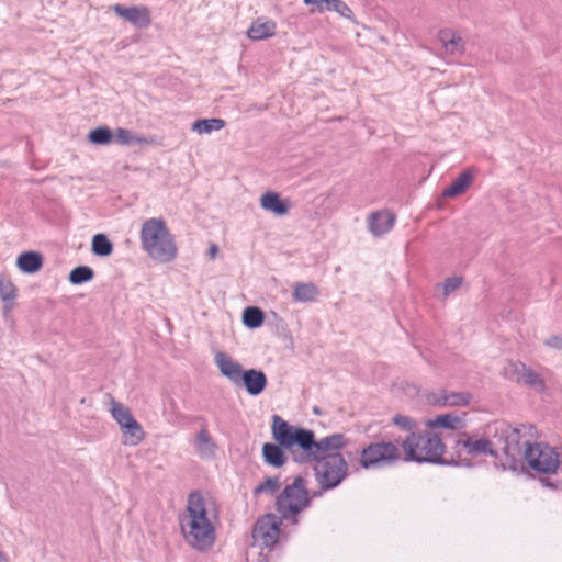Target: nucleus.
Masks as SVG:
<instances>
[{
	"instance_id": "nucleus-1",
	"label": "nucleus",
	"mask_w": 562,
	"mask_h": 562,
	"mask_svg": "<svg viewBox=\"0 0 562 562\" xmlns=\"http://www.w3.org/2000/svg\"><path fill=\"white\" fill-rule=\"evenodd\" d=\"M218 514L215 502L201 493H191L180 529L184 542L198 552L210 551L216 541Z\"/></svg>"
},
{
	"instance_id": "nucleus-2",
	"label": "nucleus",
	"mask_w": 562,
	"mask_h": 562,
	"mask_svg": "<svg viewBox=\"0 0 562 562\" xmlns=\"http://www.w3.org/2000/svg\"><path fill=\"white\" fill-rule=\"evenodd\" d=\"M520 430L504 423H493L487 426L484 438L470 437L459 440L457 447L460 452L470 456L490 454L497 457L498 452L515 460L521 452Z\"/></svg>"
},
{
	"instance_id": "nucleus-3",
	"label": "nucleus",
	"mask_w": 562,
	"mask_h": 562,
	"mask_svg": "<svg viewBox=\"0 0 562 562\" xmlns=\"http://www.w3.org/2000/svg\"><path fill=\"white\" fill-rule=\"evenodd\" d=\"M142 249L158 263L172 262L178 256V246L162 217H150L143 222L139 231Z\"/></svg>"
},
{
	"instance_id": "nucleus-4",
	"label": "nucleus",
	"mask_w": 562,
	"mask_h": 562,
	"mask_svg": "<svg viewBox=\"0 0 562 562\" xmlns=\"http://www.w3.org/2000/svg\"><path fill=\"white\" fill-rule=\"evenodd\" d=\"M272 437L283 448L291 449L297 446L301 449L300 457L323 452L328 448H335L340 438L338 437H324L315 440L314 432L308 429L289 425L280 416L272 417Z\"/></svg>"
},
{
	"instance_id": "nucleus-5",
	"label": "nucleus",
	"mask_w": 562,
	"mask_h": 562,
	"mask_svg": "<svg viewBox=\"0 0 562 562\" xmlns=\"http://www.w3.org/2000/svg\"><path fill=\"white\" fill-rule=\"evenodd\" d=\"M329 437L340 438L339 445L335 448H328L323 452L314 454H307L306 457L294 456L296 461L311 462L315 461V476L318 484L324 490H330L338 486L341 481L346 477L348 471V464L345 458L339 453V450L346 447L347 439L341 434H333Z\"/></svg>"
},
{
	"instance_id": "nucleus-6",
	"label": "nucleus",
	"mask_w": 562,
	"mask_h": 562,
	"mask_svg": "<svg viewBox=\"0 0 562 562\" xmlns=\"http://www.w3.org/2000/svg\"><path fill=\"white\" fill-rule=\"evenodd\" d=\"M403 461L440 463L445 446L438 435L412 432L402 442Z\"/></svg>"
},
{
	"instance_id": "nucleus-7",
	"label": "nucleus",
	"mask_w": 562,
	"mask_h": 562,
	"mask_svg": "<svg viewBox=\"0 0 562 562\" xmlns=\"http://www.w3.org/2000/svg\"><path fill=\"white\" fill-rule=\"evenodd\" d=\"M312 498L305 480L296 476L276 498V508L283 519L296 524L299 515L311 506Z\"/></svg>"
},
{
	"instance_id": "nucleus-8",
	"label": "nucleus",
	"mask_w": 562,
	"mask_h": 562,
	"mask_svg": "<svg viewBox=\"0 0 562 562\" xmlns=\"http://www.w3.org/2000/svg\"><path fill=\"white\" fill-rule=\"evenodd\" d=\"M403 460V452L395 441H375L366 446L361 452L359 462L366 469H381L391 467Z\"/></svg>"
},
{
	"instance_id": "nucleus-9",
	"label": "nucleus",
	"mask_w": 562,
	"mask_h": 562,
	"mask_svg": "<svg viewBox=\"0 0 562 562\" xmlns=\"http://www.w3.org/2000/svg\"><path fill=\"white\" fill-rule=\"evenodd\" d=\"M110 413L122 430L124 445L136 446L143 441L145 432L127 406L112 398Z\"/></svg>"
},
{
	"instance_id": "nucleus-10",
	"label": "nucleus",
	"mask_w": 562,
	"mask_h": 562,
	"mask_svg": "<svg viewBox=\"0 0 562 562\" xmlns=\"http://www.w3.org/2000/svg\"><path fill=\"white\" fill-rule=\"evenodd\" d=\"M524 456L530 468L542 473H554L559 467L558 452L546 443L527 445Z\"/></svg>"
},
{
	"instance_id": "nucleus-11",
	"label": "nucleus",
	"mask_w": 562,
	"mask_h": 562,
	"mask_svg": "<svg viewBox=\"0 0 562 562\" xmlns=\"http://www.w3.org/2000/svg\"><path fill=\"white\" fill-rule=\"evenodd\" d=\"M280 519L274 514L265 515L254 526V540L262 547H273L280 535Z\"/></svg>"
},
{
	"instance_id": "nucleus-12",
	"label": "nucleus",
	"mask_w": 562,
	"mask_h": 562,
	"mask_svg": "<svg viewBox=\"0 0 562 562\" xmlns=\"http://www.w3.org/2000/svg\"><path fill=\"white\" fill-rule=\"evenodd\" d=\"M214 363L224 378L236 385L240 384L241 374L244 372L243 366L232 356L225 351L218 350L214 355Z\"/></svg>"
},
{
	"instance_id": "nucleus-13",
	"label": "nucleus",
	"mask_w": 562,
	"mask_h": 562,
	"mask_svg": "<svg viewBox=\"0 0 562 562\" xmlns=\"http://www.w3.org/2000/svg\"><path fill=\"white\" fill-rule=\"evenodd\" d=\"M428 402L435 406L464 407L472 402V395L465 392H449L440 390L428 396Z\"/></svg>"
},
{
	"instance_id": "nucleus-14",
	"label": "nucleus",
	"mask_w": 562,
	"mask_h": 562,
	"mask_svg": "<svg viewBox=\"0 0 562 562\" xmlns=\"http://www.w3.org/2000/svg\"><path fill=\"white\" fill-rule=\"evenodd\" d=\"M112 9L120 18H123L138 29H145L151 22L150 12L146 7H124L115 4Z\"/></svg>"
},
{
	"instance_id": "nucleus-15",
	"label": "nucleus",
	"mask_w": 562,
	"mask_h": 562,
	"mask_svg": "<svg viewBox=\"0 0 562 562\" xmlns=\"http://www.w3.org/2000/svg\"><path fill=\"white\" fill-rule=\"evenodd\" d=\"M396 216L390 211H378L373 212L368 216V229L369 232L375 236L380 237L386 233H389L394 224Z\"/></svg>"
},
{
	"instance_id": "nucleus-16",
	"label": "nucleus",
	"mask_w": 562,
	"mask_h": 562,
	"mask_svg": "<svg viewBox=\"0 0 562 562\" xmlns=\"http://www.w3.org/2000/svg\"><path fill=\"white\" fill-rule=\"evenodd\" d=\"M477 169L474 167L463 170L454 181L442 191V198L452 199L463 194L472 184Z\"/></svg>"
},
{
	"instance_id": "nucleus-17",
	"label": "nucleus",
	"mask_w": 562,
	"mask_h": 562,
	"mask_svg": "<svg viewBox=\"0 0 562 562\" xmlns=\"http://www.w3.org/2000/svg\"><path fill=\"white\" fill-rule=\"evenodd\" d=\"M260 207L277 216H284L291 209V202L288 199H282L279 193L268 191L260 196Z\"/></svg>"
},
{
	"instance_id": "nucleus-18",
	"label": "nucleus",
	"mask_w": 562,
	"mask_h": 562,
	"mask_svg": "<svg viewBox=\"0 0 562 562\" xmlns=\"http://www.w3.org/2000/svg\"><path fill=\"white\" fill-rule=\"evenodd\" d=\"M241 383L249 395L258 396L267 387L268 380L261 370L248 369L241 374L240 384Z\"/></svg>"
},
{
	"instance_id": "nucleus-19",
	"label": "nucleus",
	"mask_w": 562,
	"mask_h": 562,
	"mask_svg": "<svg viewBox=\"0 0 562 562\" xmlns=\"http://www.w3.org/2000/svg\"><path fill=\"white\" fill-rule=\"evenodd\" d=\"M195 453L205 460H212L216 456L217 445L206 427H202L193 440Z\"/></svg>"
},
{
	"instance_id": "nucleus-20",
	"label": "nucleus",
	"mask_w": 562,
	"mask_h": 562,
	"mask_svg": "<svg viewBox=\"0 0 562 562\" xmlns=\"http://www.w3.org/2000/svg\"><path fill=\"white\" fill-rule=\"evenodd\" d=\"M277 24L274 21L258 18L255 20L247 31V36L254 41H262L272 37L276 34Z\"/></svg>"
},
{
	"instance_id": "nucleus-21",
	"label": "nucleus",
	"mask_w": 562,
	"mask_h": 562,
	"mask_svg": "<svg viewBox=\"0 0 562 562\" xmlns=\"http://www.w3.org/2000/svg\"><path fill=\"white\" fill-rule=\"evenodd\" d=\"M445 52L450 55H460L464 52V40L453 30L445 29L438 34Z\"/></svg>"
},
{
	"instance_id": "nucleus-22",
	"label": "nucleus",
	"mask_w": 562,
	"mask_h": 562,
	"mask_svg": "<svg viewBox=\"0 0 562 562\" xmlns=\"http://www.w3.org/2000/svg\"><path fill=\"white\" fill-rule=\"evenodd\" d=\"M113 142L117 143L119 145L123 146H133V145H149L154 143V139L151 137H146L136 133H133L130 130L126 128H117L113 133Z\"/></svg>"
},
{
	"instance_id": "nucleus-23",
	"label": "nucleus",
	"mask_w": 562,
	"mask_h": 562,
	"mask_svg": "<svg viewBox=\"0 0 562 562\" xmlns=\"http://www.w3.org/2000/svg\"><path fill=\"white\" fill-rule=\"evenodd\" d=\"M319 295L318 288L313 282H297L293 286V300L301 303L314 302Z\"/></svg>"
},
{
	"instance_id": "nucleus-24",
	"label": "nucleus",
	"mask_w": 562,
	"mask_h": 562,
	"mask_svg": "<svg viewBox=\"0 0 562 562\" xmlns=\"http://www.w3.org/2000/svg\"><path fill=\"white\" fill-rule=\"evenodd\" d=\"M18 268L24 273H35L43 266V258L38 252L26 251L16 259Z\"/></svg>"
},
{
	"instance_id": "nucleus-25",
	"label": "nucleus",
	"mask_w": 562,
	"mask_h": 562,
	"mask_svg": "<svg viewBox=\"0 0 562 562\" xmlns=\"http://www.w3.org/2000/svg\"><path fill=\"white\" fill-rule=\"evenodd\" d=\"M426 427L430 429L443 428L454 430L462 425V419L456 414H442L425 422Z\"/></svg>"
},
{
	"instance_id": "nucleus-26",
	"label": "nucleus",
	"mask_w": 562,
	"mask_h": 562,
	"mask_svg": "<svg viewBox=\"0 0 562 562\" xmlns=\"http://www.w3.org/2000/svg\"><path fill=\"white\" fill-rule=\"evenodd\" d=\"M282 448L283 447L279 443H265L262 447V457L265 462L274 468L282 467L286 461V457L282 451Z\"/></svg>"
},
{
	"instance_id": "nucleus-27",
	"label": "nucleus",
	"mask_w": 562,
	"mask_h": 562,
	"mask_svg": "<svg viewBox=\"0 0 562 562\" xmlns=\"http://www.w3.org/2000/svg\"><path fill=\"white\" fill-rule=\"evenodd\" d=\"M226 125L225 121L217 117L202 119L193 122L191 130L200 135L221 131Z\"/></svg>"
},
{
	"instance_id": "nucleus-28",
	"label": "nucleus",
	"mask_w": 562,
	"mask_h": 562,
	"mask_svg": "<svg viewBox=\"0 0 562 562\" xmlns=\"http://www.w3.org/2000/svg\"><path fill=\"white\" fill-rule=\"evenodd\" d=\"M0 297L4 303L5 312H10L16 297V289L12 281L0 277Z\"/></svg>"
},
{
	"instance_id": "nucleus-29",
	"label": "nucleus",
	"mask_w": 562,
	"mask_h": 562,
	"mask_svg": "<svg viewBox=\"0 0 562 562\" xmlns=\"http://www.w3.org/2000/svg\"><path fill=\"white\" fill-rule=\"evenodd\" d=\"M91 249L95 256L108 257L113 252V244L104 234H97L92 238Z\"/></svg>"
},
{
	"instance_id": "nucleus-30",
	"label": "nucleus",
	"mask_w": 562,
	"mask_h": 562,
	"mask_svg": "<svg viewBox=\"0 0 562 562\" xmlns=\"http://www.w3.org/2000/svg\"><path fill=\"white\" fill-rule=\"evenodd\" d=\"M525 366L520 361L508 360L503 366L502 375L509 381L519 383Z\"/></svg>"
},
{
	"instance_id": "nucleus-31",
	"label": "nucleus",
	"mask_w": 562,
	"mask_h": 562,
	"mask_svg": "<svg viewBox=\"0 0 562 562\" xmlns=\"http://www.w3.org/2000/svg\"><path fill=\"white\" fill-rule=\"evenodd\" d=\"M88 140L94 145H109L113 142V133L106 126H99L89 132Z\"/></svg>"
},
{
	"instance_id": "nucleus-32",
	"label": "nucleus",
	"mask_w": 562,
	"mask_h": 562,
	"mask_svg": "<svg viewBox=\"0 0 562 562\" xmlns=\"http://www.w3.org/2000/svg\"><path fill=\"white\" fill-rule=\"evenodd\" d=\"M519 383L526 384L538 391H542L544 389V382L541 376L527 366H525V370L522 371L521 380Z\"/></svg>"
},
{
	"instance_id": "nucleus-33",
	"label": "nucleus",
	"mask_w": 562,
	"mask_h": 562,
	"mask_svg": "<svg viewBox=\"0 0 562 562\" xmlns=\"http://www.w3.org/2000/svg\"><path fill=\"white\" fill-rule=\"evenodd\" d=\"M94 272L88 266H79L71 270L69 281L72 284H81L93 279Z\"/></svg>"
},
{
	"instance_id": "nucleus-34",
	"label": "nucleus",
	"mask_w": 562,
	"mask_h": 562,
	"mask_svg": "<svg viewBox=\"0 0 562 562\" xmlns=\"http://www.w3.org/2000/svg\"><path fill=\"white\" fill-rule=\"evenodd\" d=\"M243 321L249 328L259 327L263 322V313L257 307H247L244 311Z\"/></svg>"
},
{
	"instance_id": "nucleus-35",
	"label": "nucleus",
	"mask_w": 562,
	"mask_h": 562,
	"mask_svg": "<svg viewBox=\"0 0 562 562\" xmlns=\"http://www.w3.org/2000/svg\"><path fill=\"white\" fill-rule=\"evenodd\" d=\"M279 486L280 480L278 476L267 477L255 488V494H273L278 491Z\"/></svg>"
},
{
	"instance_id": "nucleus-36",
	"label": "nucleus",
	"mask_w": 562,
	"mask_h": 562,
	"mask_svg": "<svg viewBox=\"0 0 562 562\" xmlns=\"http://www.w3.org/2000/svg\"><path fill=\"white\" fill-rule=\"evenodd\" d=\"M330 12H336L340 16L355 21V15L350 7L342 0H331Z\"/></svg>"
},
{
	"instance_id": "nucleus-37",
	"label": "nucleus",
	"mask_w": 562,
	"mask_h": 562,
	"mask_svg": "<svg viewBox=\"0 0 562 562\" xmlns=\"http://www.w3.org/2000/svg\"><path fill=\"white\" fill-rule=\"evenodd\" d=\"M304 4L310 5V13L330 12L331 0H303Z\"/></svg>"
},
{
	"instance_id": "nucleus-38",
	"label": "nucleus",
	"mask_w": 562,
	"mask_h": 562,
	"mask_svg": "<svg viewBox=\"0 0 562 562\" xmlns=\"http://www.w3.org/2000/svg\"><path fill=\"white\" fill-rule=\"evenodd\" d=\"M393 424L404 430L411 431V434L415 432L414 429L416 428V423L408 416L395 415L393 417Z\"/></svg>"
},
{
	"instance_id": "nucleus-39",
	"label": "nucleus",
	"mask_w": 562,
	"mask_h": 562,
	"mask_svg": "<svg viewBox=\"0 0 562 562\" xmlns=\"http://www.w3.org/2000/svg\"><path fill=\"white\" fill-rule=\"evenodd\" d=\"M462 283V279L459 277H451L446 279L440 285L442 294L447 297L450 293L456 291Z\"/></svg>"
},
{
	"instance_id": "nucleus-40",
	"label": "nucleus",
	"mask_w": 562,
	"mask_h": 562,
	"mask_svg": "<svg viewBox=\"0 0 562 562\" xmlns=\"http://www.w3.org/2000/svg\"><path fill=\"white\" fill-rule=\"evenodd\" d=\"M544 345L550 348L562 350V336H551L544 341Z\"/></svg>"
},
{
	"instance_id": "nucleus-41",
	"label": "nucleus",
	"mask_w": 562,
	"mask_h": 562,
	"mask_svg": "<svg viewBox=\"0 0 562 562\" xmlns=\"http://www.w3.org/2000/svg\"><path fill=\"white\" fill-rule=\"evenodd\" d=\"M218 254V247L215 244H212L209 248V256L211 259H215Z\"/></svg>"
},
{
	"instance_id": "nucleus-42",
	"label": "nucleus",
	"mask_w": 562,
	"mask_h": 562,
	"mask_svg": "<svg viewBox=\"0 0 562 562\" xmlns=\"http://www.w3.org/2000/svg\"><path fill=\"white\" fill-rule=\"evenodd\" d=\"M0 562H8L7 558L4 557V554L0 551Z\"/></svg>"
}]
</instances>
